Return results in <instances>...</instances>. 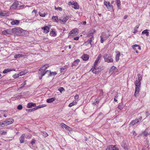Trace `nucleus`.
I'll use <instances>...</instances> for the list:
<instances>
[{
    "mask_svg": "<svg viewBox=\"0 0 150 150\" xmlns=\"http://www.w3.org/2000/svg\"><path fill=\"white\" fill-rule=\"evenodd\" d=\"M25 137V134H22L19 138V140L20 141V143L21 144L24 143L25 142L24 139Z\"/></svg>",
    "mask_w": 150,
    "mask_h": 150,
    "instance_id": "nucleus-12",
    "label": "nucleus"
},
{
    "mask_svg": "<svg viewBox=\"0 0 150 150\" xmlns=\"http://www.w3.org/2000/svg\"><path fill=\"white\" fill-rule=\"evenodd\" d=\"M55 97L52 98L47 99L46 102L47 103H51L55 100Z\"/></svg>",
    "mask_w": 150,
    "mask_h": 150,
    "instance_id": "nucleus-29",
    "label": "nucleus"
},
{
    "mask_svg": "<svg viewBox=\"0 0 150 150\" xmlns=\"http://www.w3.org/2000/svg\"><path fill=\"white\" fill-rule=\"evenodd\" d=\"M115 145H110L107 146L106 150H119L118 148L115 147Z\"/></svg>",
    "mask_w": 150,
    "mask_h": 150,
    "instance_id": "nucleus-10",
    "label": "nucleus"
},
{
    "mask_svg": "<svg viewBox=\"0 0 150 150\" xmlns=\"http://www.w3.org/2000/svg\"><path fill=\"white\" fill-rule=\"evenodd\" d=\"M138 79L137 80V81L139 82H140L142 80V78L141 76V75L140 74H138Z\"/></svg>",
    "mask_w": 150,
    "mask_h": 150,
    "instance_id": "nucleus-45",
    "label": "nucleus"
},
{
    "mask_svg": "<svg viewBox=\"0 0 150 150\" xmlns=\"http://www.w3.org/2000/svg\"><path fill=\"white\" fill-rule=\"evenodd\" d=\"M81 24L83 25H85L86 24V21H83L81 23Z\"/></svg>",
    "mask_w": 150,
    "mask_h": 150,
    "instance_id": "nucleus-64",
    "label": "nucleus"
},
{
    "mask_svg": "<svg viewBox=\"0 0 150 150\" xmlns=\"http://www.w3.org/2000/svg\"><path fill=\"white\" fill-rule=\"evenodd\" d=\"M36 104L35 103H28L27 105V107L28 108H31L32 106L35 107Z\"/></svg>",
    "mask_w": 150,
    "mask_h": 150,
    "instance_id": "nucleus-26",
    "label": "nucleus"
},
{
    "mask_svg": "<svg viewBox=\"0 0 150 150\" xmlns=\"http://www.w3.org/2000/svg\"><path fill=\"white\" fill-rule=\"evenodd\" d=\"M73 5L74 6V7H73V8L75 9H78L79 8V4H78L77 2H76L74 4H73Z\"/></svg>",
    "mask_w": 150,
    "mask_h": 150,
    "instance_id": "nucleus-30",
    "label": "nucleus"
},
{
    "mask_svg": "<svg viewBox=\"0 0 150 150\" xmlns=\"http://www.w3.org/2000/svg\"><path fill=\"white\" fill-rule=\"evenodd\" d=\"M96 33V31L95 29H92L90 30L87 34V37L89 38L85 43H88L91 44V42L94 38L93 37L94 34Z\"/></svg>",
    "mask_w": 150,
    "mask_h": 150,
    "instance_id": "nucleus-2",
    "label": "nucleus"
},
{
    "mask_svg": "<svg viewBox=\"0 0 150 150\" xmlns=\"http://www.w3.org/2000/svg\"><path fill=\"white\" fill-rule=\"evenodd\" d=\"M12 71H15V69L14 68H13L11 69L10 68H7L6 69H5L3 71V73L4 74H6Z\"/></svg>",
    "mask_w": 150,
    "mask_h": 150,
    "instance_id": "nucleus-19",
    "label": "nucleus"
},
{
    "mask_svg": "<svg viewBox=\"0 0 150 150\" xmlns=\"http://www.w3.org/2000/svg\"><path fill=\"white\" fill-rule=\"evenodd\" d=\"M67 67V66H65L61 68L60 69V71L61 72H64V70L66 69Z\"/></svg>",
    "mask_w": 150,
    "mask_h": 150,
    "instance_id": "nucleus-41",
    "label": "nucleus"
},
{
    "mask_svg": "<svg viewBox=\"0 0 150 150\" xmlns=\"http://www.w3.org/2000/svg\"><path fill=\"white\" fill-rule=\"evenodd\" d=\"M148 30L146 29L143 30L142 32V35L145 34L146 36H149V32H148Z\"/></svg>",
    "mask_w": 150,
    "mask_h": 150,
    "instance_id": "nucleus-27",
    "label": "nucleus"
},
{
    "mask_svg": "<svg viewBox=\"0 0 150 150\" xmlns=\"http://www.w3.org/2000/svg\"><path fill=\"white\" fill-rule=\"evenodd\" d=\"M49 66L48 64H45L42 67H41L39 69V71H46V70L49 67Z\"/></svg>",
    "mask_w": 150,
    "mask_h": 150,
    "instance_id": "nucleus-17",
    "label": "nucleus"
},
{
    "mask_svg": "<svg viewBox=\"0 0 150 150\" xmlns=\"http://www.w3.org/2000/svg\"><path fill=\"white\" fill-rule=\"evenodd\" d=\"M50 35L51 36L54 37L57 35V33L55 32L54 29H52L50 33Z\"/></svg>",
    "mask_w": 150,
    "mask_h": 150,
    "instance_id": "nucleus-21",
    "label": "nucleus"
},
{
    "mask_svg": "<svg viewBox=\"0 0 150 150\" xmlns=\"http://www.w3.org/2000/svg\"><path fill=\"white\" fill-rule=\"evenodd\" d=\"M52 19L53 20L54 22H58L59 21V18L57 16H53L52 17Z\"/></svg>",
    "mask_w": 150,
    "mask_h": 150,
    "instance_id": "nucleus-31",
    "label": "nucleus"
},
{
    "mask_svg": "<svg viewBox=\"0 0 150 150\" xmlns=\"http://www.w3.org/2000/svg\"><path fill=\"white\" fill-rule=\"evenodd\" d=\"M17 8V5H14L13 3L12 5L11 6L10 8L11 9H16Z\"/></svg>",
    "mask_w": 150,
    "mask_h": 150,
    "instance_id": "nucleus-39",
    "label": "nucleus"
},
{
    "mask_svg": "<svg viewBox=\"0 0 150 150\" xmlns=\"http://www.w3.org/2000/svg\"><path fill=\"white\" fill-rule=\"evenodd\" d=\"M42 134L45 137H47L48 136V134L46 132L43 131L42 132Z\"/></svg>",
    "mask_w": 150,
    "mask_h": 150,
    "instance_id": "nucleus-42",
    "label": "nucleus"
},
{
    "mask_svg": "<svg viewBox=\"0 0 150 150\" xmlns=\"http://www.w3.org/2000/svg\"><path fill=\"white\" fill-rule=\"evenodd\" d=\"M79 98V95L78 94H76L74 96V98L76 100H77Z\"/></svg>",
    "mask_w": 150,
    "mask_h": 150,
    "instance_id": "nucleus-58",
    "label": "nucleus"
},
{
    "mask_svg": "<svg viewBox=\"0 0 150 150\" xmlns=\"http://www.w3.org/2000/svg\"><path fill=\"white\" fill-rule=\"evenodd\" d=\"M20 76L19 74H15L13 76V77L14 78H16Z\"/></svg>",
    "mask_w": 150,
    "mask_h": 150,
    "instance_id": "nucleus-50",
    "label": "nucleus"
},
{
    "mask_svg": "<svg viewBox=\"0 0 150 150\" xmlns=\"http://www.w3.org/2000/svg\"><path fill=\"white\" fill-rule=\"evenodd\" d=\"M35 141L34 139H32L31 142V144L32 145H33L35 143Z\"/></svg>",
    "mask_w": 150,
    "mask_h": 150,
    "instance_id": "nucleus-53",
    "label": "nucleus"
},
{
    "mask_svg": "<svg viewBox=\"0 0 150 150\" xmlns=\"http://www.w3.org/2000/svg\"><path fill=\"white\" fill-rule=\"evenodd\" d=\"M6 126L5 123L4 122V121L2 122H0V127Z\"/></svg>",
    "mask_w": 150,
    "mask_h": 150,
    "instance_id": "nucleus-44",
    "label": "nucleus"
},
{
    "mask_svg": "<svg viewBox=\"0 0 150 150\" xmlns=\"http://www.w3.org/2000/svg\"><path fill=\"white\" fill-rule=\"evenodd\" d=\"M69 16H65L62 17L60 18L59 20L60 21L62 22L63 23H65L66 21L69 19Z\"/></svg>",
    "mask_w": 150,
    "mask_h": 150,
    "instance_id": "nucleus-11",
    "label": "nucleus"
},
{
    "mask_svg": "<svg viewBox=\"0 0 150 150\" xmlns=\"http://www.w3.org/2000/svg\"><path fill=\"white\" fill-rule=\"evenodd\" d=\"M76 2L75 1H73V2H71V1H70L69 2V5H73V4H74V3Z\"/></svg>",
    "mask_w": 150,
    "mask_h": 150,
    "instance_id": "nucleus-55",
    "label": "nucleus"
},
{
    "mask_svg": "<svg viewBox=\"0 0 150 150\" xmlns=\"http://www.w3.org/2000/svg\"><path fill=\"white\" fill-rule=\"evenodd\" d=\"M46 106V105L43 104V105H38L37 107L38 108H38H43V107H45Z\"/></svg>",
    "mask_w": 150,
    "mask_h": 150,
    "instance_id": "nucleus-46",
    "label": "nucleus"
},
{
    "mask_svg": "<svg viewBox=\"0 0 150 150\" xmlns=\"http://www.w3.org/2000/svg\"><path fill=\"white\" fill-rule=\"evenodd\" d=\"M17 109L19 110H21L23 108V106L21 105H19L17 106Z\"/></svg>",
    "mask_w": 150,
    "mask_h": 150,
    "instance_id": "nucleus-52",
    "label": "nucleus"
},
{
    "mask_svg": "<svg viewBox=\"0 0 150 150\" xmlns=\"http://www.w3.org/2000/svg\"><path fill=\"white\" fill-rule=\"evenodd\" d=\"M61 125L62 128H64L66 129L70 130L69 129L70 127L63 123H62L61 124Z\"/></svg>",
    "mask_w": 150,
    "mask_h": 150,
    "instance_id": "nucleus-23",
    "label": "nucleus"
},
{
    "mask_svg": "<svg viewBox=\"0 0 150 150\" xmlns=\"http://www.w3.org/2000/svg\"><path fill=\"white\" fill-rule=\"evenodd\" d=\"M24 55L22 54H16L14 56V57L15 58H20L21 57H23Z\"/></svg>",
    "mask_w": 150,
    "mask_h": 150,
    "instance_id": "nucleus-36",
    "label": "nucleus"
},
{
    "mask_svg": "<svg viewBox=\"0 0 150 150\" xmlns=\"http://www.w3.org/2000/svg\"><path fill=\"white\" fill-rule=\"evenodd\" d=\"M117 53L115 56V59L116 62L118 61L119 59V57L120 56V54L119 52L118 51L117 52Z\"/></svg>",
    "mask_w": 150,
    "mask_h": 150,
    "instance_id": "nucleus-32",
    "label": "nucleus"
},
{
    "mask_svg": "<svg viewBox=\"0 0 150 150\" xmlns=\"http://www.w3.org/2000/svg\"><path fill=\"white\" fill-rule=\"evenodd\" d=\"M116 3L117 4V8L118 9H121L120 6L121 5V2L120 0H115Z\"/></svg>",
    "mask_w": 150,
    "mask_h": 150,
    "instance_id": "nucleus-28",
    "label": "nucleus"
},
{
    "mask_svg": "<svg viewBox=\"0 0 150 150\" xmlns=\"http://www.w3.org/2000/svg\"><path fill=\"white\" fill-rule=\"evenodd\" d=\"M12 34H16L17 35L25 36L27 32L20 28L16 27L11 30Z\"/></svg>",
    "mask_w": 150,
    "mask_h": 150,
    "instance_id": "nucleus-1",
    "label": "nucleus"
},
{
    "mask_svg": "<svg viewBox=\"0 0 150 150\" xmlns=\"http://www.w3.org/2000/svg\"><path fill=\"white\" fill-rule=\"evenodd\" d=\"M55 9L57 10H59L61 11L62 10V8L60 7H56L55 6L54 7Z\"/></svg>",
    "mask_w": 150,
    "mask_h": 150,
    "instance_id": "nucleus-49",
    "label": "nucleus"
},
{
    "mask_svg": "<svg viewBox=\"0 0 150 150\" xmlns=\"http://www.w3.org/2000/svg\"><path fill=\"white\" fill-rule=\"evenodd\" d=\"M48 73H49V71H39L38 74L40 75H42V76H44L46 74Z\"/></svg>",
    "mask_w": 150,
    "mask_h": 150,
    "instance_id": "nucleus-15",
    "label": "nucleus"
},
{
    "mask_svg": "<svg viewBox=\"0 0 150 150\" xmlns=\"http://www.w3.org/2000/svg\"><path fill=\"white\" fill-rule=\"evenodd\" d=\"M80 61V60L79 59H77L76 60H75L74 62H73L72 64V67H73L74 66H76L79 62Z\"/></svg>",
    "mask_w": 150,
    "mask_h": 150,
    "instance_id": "nucleus-25",
    "label": "nucleus"
},
{
    "mask_svg": "<svg viewBox=\"0 0 150 150\" xmlns=\"http://www.w3.org/2000/svg\"><path fill=\"white\" fill-rule=\"evenodd\" d=\"M135 86V88H140L141 86V82L137 81L136 80L134 82Z\"/></svg>",
    "mask_w": 150,
    "mask_h": 150,
    "instance_id": "nucleus-22",
    "label": "nucleus"
},
{
    "mask_svg": "<svg viewBox=\"0 0 150 150\" xmlns=\"http://www.w3.org/2000/svg\"><path fill=\"white\" fill-rule=\"evenodd\" d=\"M103 57L105 62L108 63L113 62V60L112 57L110 54H104Z\"/></svg>",
    "mask_w": 150,
    "mask_h": 150,
    "instance_id": "nucleus-4",
    "label": "nucleus"
},
{
    "mask_svg": "<svg viewBox=\"0 0 150 150\" xmlns=\"http://www.w3.org/2000/svg\"><path fill=\"white\" fill-rule=\"evenodd\" d=\"M26 84V82L25 81L23 83L21 84L20 86V88H21L24 87V86Z\"/></svg>",
    "mask_w": 150,
    "mask_h": 150,
    "instance_id": "nucleus-51",
    "label": "nucleus"
},
{
    "mask_svg": "<svg viewBox=\"0 0 150 150\" xmlns=\"http://www.w3.org/2000/svg\"><path fill=\"white\" fill-rule=\"evenodd\" d=\"M38 109V108L37 107H36L32 109H31V110L32 111H35V110L37 109Z\"/></svg>",
    "mask_w": 150,
    "mask_h": 150,
    "instance_id": "nucleus-60",
    "label": "nucleus"
},
{
    "mask_svg": "<svg viewBox=\"0 0 150 150\" xmlns=\"http://www.w3.org/2000/svg\"><path fill=\"white\" fill-rule=\"evenodd\" d=\"M97 67H96V68H94V69L92 70V72L93 73H95L96 74H98V71H96Z\"/></svg>",
    "mask_w": 150,
    "mask_h": 150,
    "instance_id": "nucleus-48",
    "label": "nucleus"
},
{
    "mask_svg": "<svg viewBox=\"0 0 150 150\" xmlns=\"http://www.w3.org/2000/svg\"><path fill=\"white\" fill-rule=\"evenodd\" d=\"M78 30L77 28H75L71 30L69 33V34L71 36H75L78 34Z\"/></svg>",
    "mask_w": 150,
    "mask_h": 150,
    "instance_id": "nucleus-7",
    "label": "nucleus"
},
{
    "mask_svg": "<svg viewBox=\"0 0 150 150\" xmlns=\"http://www.w3.org/2000/svg\"><path fill=\"white\" fill-rule=\"evenodd\" d=\"M142 150H149L148 147H144L143 148Z\"/></svg>",
    "mask_w": 150,
    "mask_h": 150,
    "instance_id": "nucleus-56",
    "label": "nucleus"
},
{
    "mask_svg": "<svg viewBox=\"0 0 150 150\" xmlns=\"http://www.w3.org/2000/svg\"><path fill=\"white\" fill-rule=\"evenodd\" d=\"M104 4L109 10H112L113 6L109 1H105L104 3Z\"/></svg>",
    "mask_w": 150,
    "mask_h": 150,
    "instance_id": "nucleus-6",
    "label": "nucleus"
},
{
    "mask_svg": "<svg viewBox=\"0 0 150 150\" xmlns=\"http://www.w3.org/2000/svg\"><path fill=\"white\" fill-rule=\"evenodd\" d=\"M100 98H97L95 100L94 102L93 103V104L94 105H97L99 103Z\"/></svg>",
    "mask_w": 150,
    "mask_h": 150,
    "instance_id": "nucleus-34",
    "label": "nucleus"
},
{
    "mask_svg": "<svg viewBox=\"0 0 150 150\" xmlns=\"http://www.w3.org/2000/svg\"><path fill=\"white\" fill-rule=\"evenodd\" d=\"M100 55H99L98 56L96 59L95 61V62L94 64V67L95 68H96V67H97V64L99 62V61L100 58Z\"/></svg>",
    "mask_w": 150,
    "mask_h": 150,
    "instance_id": "nucleus-18",
    "label": "nucleus"
},
{
    "mask_svg": "<svg viewBox=\"0 0 150 150\" xmlns=\"http://www.w3.org/2000/svg\"><path fill=\"white\" fill-rule=\"evenodd\" d=\"M77 103V102L76 101H74L70 103L69 105V107H71L73 105H76Z\"/></svg>",
    "mask_w": 150,
    "mask_h": 150,
    "instance_id": "nucleus-37",
    "label": "nucleus"
},
{
    "mask_svg": "<svg viewBox=\"0 0 150 150\" xmlns=\"http://www.w3.org/2000/svg\"><path fill=\"white\" fill-rule=\"evenodd\" d=\"M13 5H17V6L18 7L19 5V3L18 2H14Z\"/></svg>",
    "mask_w": 150,
    "mask_h": 150,
    "instance_id": "nucleus-62",
    "label": "nucleus"
},
{
    "mask_svg": "<svg viewBox=\"0 0 150 150\" xmlns=\"http://www.w3.org/2000/svg\"><path fill=\"white\" fill-rule=\"evenodd\" d=\"M1 33L3 35H12L11 30V31L8 30H4V31H2Z\"/></svg>",
    "mask_w": 150,
    "mask_h": 150,
    "instance_id": "nucleus-16",
    "label": "nucleus"
},
{
    "mask_svg": "<svg viewBox=\"0 0 150 150\" xmlns=\"http://www.w3.org/2000/svg\"><path fill=\"white\" fill-rule=\"evenodd\" d=\"M140 88H135V92L134 93V96L136 98H137L139 95V91Z\"/></svg>",
    "mask_w": 150,
    "mask_h": 150,
    "instance_id": "nucleus-20",
    "label": "nucleus"
},
{
    "mask_svg": "<svg viewBox=\"0 0 150 150\" xmlns=\"http://www.w3.org/2000/svg\"><path fill=\"white\" fill-rule=\"evenodd\" d=\"M41 28L42 30H44V33H45L47 34L49 32L50 28L47 26L42 27Z\"/></svg>",
    "mask_w": 150,
    "mask_h": 150,
    "instance_id": "nucleus-14",
    "label": "nucleus"
},
{
    "mask_svg": "<svg viewBox=\"0 0 150 150\" xmlns=\"http://www.w3.org/2000/svg\"><path fill=\"white\" fill-rule=\"evenodd\" d=\"M79 37H75L74 38V40H77L79 39Z\"/></svg>",
    "mask_w": 150,
    "mask_h": 150,
    "instance_id": "nucleus-63",
    "label": "nucleus"
},
{
    "mask_svg": "<svg viewBox=\"0 0 150 150\" xmlns=\"http://www.w3.org/2000/svg\"><path fill=\"white\" fill-rule=\"evenodd\" d=\"M6 133H7V132L6 131H4V132H3L1 133V135H5L6 134Z\"/></svg>",
    "mask_w": 150,
    "mask_h": 150,
    "instance_id": "nucleus-59",
    "label": "nucleus"
},
{
    "mask_svg": "<svg viewBox=\"0 0 150 150\" xmlns=\"http://www.w3.org/2000/svg\"><path fill=\"white\" fill-rule=\"evenodd\" d=\"M14 122V120L12 118L7 119L5 120L4 121V122L5 123L6 126L12 124Z\"/></svg>",
    "mask_w": 150,
    "mask_h": 150,
    "instance_id": "nucleus-8",
    "label": "nucleus"
},
{
    "mask_svg": "<svg viewBox=\"0 0 150 150\" xmlns=\"http://www.w3.org/2000/svg\"><path fill=\"white\" fill-rule=\"evenodd\" d=\"M142 117L140 116L138 118H136L135 120H132L129 124L130 126H134L135 125L137 124L140 122L142 120Z\"/></svg>",
    "mask_w": 150,
    "mask_h": 150,
    "instance_id": "nucleus-5",
    "label": "nucleus"
},
{
    "mask_svg": "<svg viewBox=\"0 0 150 150\" xmlns=\"http://www.w3.org/2000/svg\"><path fill=\"white\" fill-rule=\"evenodd\" d=\"M58 90L60 91V93H62L63 91H64V89L62 87H60L58 89Z\"/></svg>",
    "mask_w": 150,
    "mask_h": 150,
    "instance_id": "nucleus-47",
    "label": "nucleus"
},
{
    "mask_svg": "<svg viewBox=\"0 0 150 150\" xmlns=\"http://www.w3.org/2000/svg\"><path fill=\"white\" fill-rule=\"evenodd\" d=\"M109 31H108L107 32H103L101 33L100 36L101 43H103L104 41L108 39L111 35L109 33Z\"/></svg>",
    "mask_w": 150,
    "mask_h": 150,
    "instance_id": "nucleus-3",
    "label": "nucleus"
},
{
    "mask_svg": "<svg viewBox=\"0 0 150 150\" xmlns=\"http://www.w3.org/2000/svg\"><path fill=\"white\" fill-rule=\"evenodd\" d=\"M40 16L41 17H45V13H39Z\"/></svg>",
    "mask_w": 150,
    "mask_h": 150,
    "instance_id": "nucleus-57",
    "label": "nucleus"
},
{
    "mask_svg": "<svg viewBox=\"0 0 150 150\" xmlns=\"http://www.w3.org/2000/svg\"><path fill=\"white\" fill-rule=\"evenodd\" d=\"M118 97V95L117 94L115 97V98H114V101L115 102H117V98Z\"/></svg>",
    "mask_w": 150,
    "mask_h": 150,
    "instance_id": "nucleus-54",
    "label": "nucleus"
},
{
    "mask_svg": "<svg viewBox=\"0 0 150 150\" xmlns=\"http://www.w3.org/2000/svg\"><path fill=\"white\" fill-rule=\"evenodd\" d=\"M20 21L19 20H16L13 21L11 23V24L13 25L15 24H18L19 23Z\"/></svg>",
    "mask_w": 150,
    "mask_h": 150,
    "instance_id": "nucleus-38",
    "label": "nucleus"
},
{
    "mask_svg": "<svg viewBox=\"0 0 150 150\" xmlns=\"http://www.w3.org/2000/svg\"><path fill=\"white\" fill-rule=\"evenodd\" d=\"M89 55L86 54H84L81 57L82 58L84 61L87 60L89 59Z\"/></svg>",
    "mask_w": 150,
    "mask_h": 150,
    "instance_id": "nucleus-24",
    "label": "nucleus"
},
{
    "mask_svg": "<svg viewBox=\"0 0 150 150\" xmlns=\"http://www.w3.org/2000/svg\"><path fill=\"white\" fill-rule=\"evenodd\" d=\"M116 69V67L115 66H113L109 69V72L110 73H112L114 71V70Z\"/></svg>",
    "mask_w": 150,
    "mask_h": 150,
    "instance_id": "nucleus-33",
    "label": "nucleus"
},
{
    "mask_svg": "<svg viewBox=\"0 0 150 150\" xmlns=\"http://www.w3.org/2000/svg\"><path fill=\"white\" fill-rule=\"evenodd\" d=\"M132 47L133 49L137 53H138V51L137 50L138 49L140 50H141V47L139 45L135 44L132 45Z\"/></svg>",
    "mask_w": 150,
    "mask_h": 150,
    "instance_id": "nucleus-9",
    "label": "nucleus"
},
{
    "mask_svg": "<svg viewBox=\"0 0 150 150\" xmlns=\"http://www.w3.org/2000/svg\"><path fill=\"white\" fill-rule=\"evenodd\" d=\"M123 106L122 105V104L121 103L118 106V108L120 110H122L123 108Z\"/></svg>",
    "mask_w": 150,
    "mask_h": 150,
    "instance_id": "nucleus-43",
    "label": "nucleus"
},
{
    "mask_svg": "<svg viewBox=\"0 0 150 150\" xmlns=\"http://www.w3.org/2000/svg\"><path fill=\"white\" fill-rule=\"evenodd\" d=\"M150 134V132H149L147 131V129H146L144 132H142L141 136H143V137H146L148 135Z\"/></svg>",
    "mask_w": 150,
    "mask_h": 150,
    "instance_id": "nucleus-13",
    "label": "nucleus"
},
{
    "mask_svg": "<svg viewBox=\"0 0 150 150\" xmlns=\"http://www.w3.org/2000/svg\"><path fill=\"white\" fill-rule=\"evenodd\" d=\"M27 73V71L26 70H25L24 71H21L19 72V75L20 76H22L24 75Z\"/></svg>",
    "mask_w": 150,
    "mask_h": 150,
    "instance_id": "nucleus-35",
    "label": "nucleus"
},
{
    "mask_svg": "<svg viewBox=\"0 0 150 150\" xmlns=\"http://www.w3.org/2000/svg\"><path fill=\"white\" fill-rule=\"evenodd\" d=\"M145 113H146V117L149 116L150 115L149 113V112L148 111H146Z\"/></svg>",
    "mask_w": 150,
    "mask_h": 150,
    "instance_id": "nucleus-61",
    "label": "nucleus"
},
{
    "mask_svg": "<svg viewBox=\"0 0 150 150\" xmlns=\"http://www.w3.org/2000/svg\"><path fill=\"white\" fill-rule=\"evenodd\" d=\"M49 76H54L57 73L56 72H51L50 71H49Z\"/></svg>",
    "mask_w": 150,
    "mask_h": 150,
    "instance_id": "nucleus-40",
    "label": "nucleus"
}]
</instances>
